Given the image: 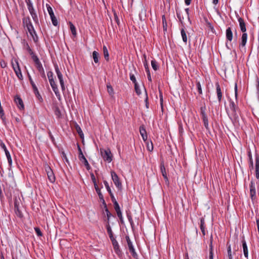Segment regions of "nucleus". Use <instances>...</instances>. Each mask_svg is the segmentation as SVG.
I'll return each mask as SVG.
<instances>
[{"label":"nucleus","mask_w":259,"mask_h":259,"mask_svg":"<svg viewBox=\"0 0 259 259\" xmlns=\"http://www.w3.org/2000/svg\"><path fill=\"white\" fill-rule=\"evenodd\" d=\"M229 106L230 110L227 112L228 114L232 121H236L238 118V115L236 112V106L233 101L230 100Z\"/></svg>","instance_id":"obj_1"},{"label":"nucleus","mask_w":259,"mask_h":259,"mask_svg":"<svg viewBox=\"0 0 259 259\" xmlns=\"http://www.w3.org/2000/svg\"><path fill=\"white\" fill-rule=\"evenodd\" d=\"M111 176L114 185L118 190L121 191L122 189V185L119 178L116 173L114 171H111Z\"/></svg>","instance_id":"obj_2"},{"label":"nucleus","mask_w":259,"mask_h":259,"mask_svg":"<svg viewBox=\"0 0 259 259\" xmlns=\"http://www.w3.org/2000/svg\"><path fill=\"white\" fill-rule=\"evenodd\" d=\"M101 155L104 160L107 161L108 162H111L112 160V155L109 149H100Z\"/></svg>","instance_id":"obj_3"},{"label":"nucleus","mask_w":259,"mask_h":259,"mask_svg":"<svg viewBox=\"0 0 259 259\" xmlns=\"http://www.w3.org/2000/svg\"><path fill=\"white\" fill-rule=\"evenodd\" d=\"M55 69L56 73L57 75V77L59 80V82H60V85L61 87V89L63 91H64L65 90V87L64 80L63 79V75H62L61 72H60V71L59 70V67L57 65H55Z\"/></svg>","instance_id":"obj_4"},{"label":"nucleus","mask_w":259,"mask_h":259,"mask_svg":"<svg viewBox=\"0 0 259 259\" xmlns=\"http://www.w3.org/2000/svg\"><path fill=\"white\" fill-rule=\"evenodd\" d=\"M79 156H78L79 159L80 160V161L81 162H82V163H83L84 164V165H85V166L86 167V168L88 170L90 169L91 166H90L88 160H87V159L83 155V154L79 147Z\"/></svg>","instance_id":"obj_5"},{"label":"nucleus","mask_w":259,"mask_h":259,"mask_svg":"<svg viewBox=\"0 0 259 259\" xmlns=\"http://www.w3.org/2000/svg\"><path fill=\"white\" fill-rule=\"evenodd\" d=\"M27 28L30 34L32 37L33 40L36 42L37 40V36L36 34L35 31L34 30L33 27L31 24H27Z\"/></svg>","instance_id":"obj_6"},{"label":"nucleus","mask_w":259,"mask_h":259,"mask_svg":"<svg viewBox=\"0 0 259 259\" xmlns=\"http://www.w3.org/2000/svg\"><path fill=\"white\" fill-rule=\"evenodd\" d=\"M46 171L47 172L48 179L51 183H54L55 181V177L52 170L49 166H47L46 168Z\"/></svg>","instance_id":"obj_7"},{"label":"nucleus","mask_w":259,"mask_h":259,"mask_svg":"<svg viewBox=\"0 0 259 259\" xmlns=\"http://www.w3.org/2000/svg\"><path fill=\"white\" fill-rule=\"evenodd\" d=\"M126 241H127V245H128V249H129L130 251L132 254V255L134 257H137V254L135 250L134 247V246L133 245L131 241L128 237H126Z\"/></svg>","instance_id":"obj_8"},{"label":"nucleus","mask_w":259,"mask_h":259,"mask_svg":"<svg viewBox=\"0 0 259 259\" xmlns=\"http://www.w3.org/2000/svg\"><path fill=\"white\" fill-rule=\"evenodd\" d=\"M49 82H50V85H51V87L52 88V89H53V91L54 92L55 95H56L57 98L59 99H60L61 98L60 94L59 93L57 85L56 84L54 80H51Z\"/></svg>","instance_id":"obj_9"},{"label":"nucleus","mask_w":259,"mask_h":259,"mask_svg":"<svg viewBox=\"0 0 259 259\" xmlns=\"http://www.w3.org/2000/svg\"><path fill=\"white\" fill-rule=\"evenodd\" d=\"M250 196L252 200L256 198V191L254 184L251 182L250 185Z\"/></svg>","instance_id":"obj_10"},{"label":"nucleus","mask_w":259,"mask_h":259,"mask_svg":"<svg viewBox=\"0 0 259 259\" xmlns=\"http://www.w3.org/2000/svg\"><path fill=\"white\" fill-rule=\"evenodd\" d=\"M247 39V34L246 32H243L241 38V43L240 44V48L245 47Z\"/></svg>","instance_id":"obj_11"},{"label":"nucleus","mask_w":259,"mask_h":259,"mask_svg":"<svg viewBox=\"0 0 259 259\" xmlns=\"http://www.w3.org/2000/svg\"><path fill=\"white\" fill-rule=\"evenodd\" d=\"M238 21L239 23V26L241 29V31L242 32H246V28L245 23L243 20V19L241 18H239L238 19Z\"/></svg>","instance_id":"obj_12"},{"label":"nucleus","mask_w":259,"mask_h":259,"mask_svg":"<svg viewBox=\"0 0 259 259\" xmlns=\"http://www.w3.org/2000/svg\"><path fill=\"white\" fill-rule=\"evenodd\" d=\"M227 39L229 41H232L233 39V32L230 27H228L226 31Z\"/></svg>","instance_id":"obj_13"},{"label":"nucleus","mask_w":259,"mask_h":259,"mask_svg":"<svg viewBox=\"0 0 259 259\" xmlns=\"http://www.w3.org/2000/svg\"><path fill=\"white\" fill-rule=\"evenodd\" d=\"M242 242L244 255L246 258H247L248 256V251L246 241L243 239Z\"/></svg>","instance_id":"obj_14"},{"label":"nucleus","mask_w":259,"mask_h":259,"mask_svg":"<svg viewBox=\"0 0 259 259\" xmlns=\"http://www.w3.org/2000/svg\"><path fill=\"white\" fill-rule=\"evenodd\" d=\"M160 170L162 174V176L165 179L166 182H168V178L166 175V172L165 170V168L163 163H161L160 164Z\"/></svg>","instance_id":"obj_15"},{"label":"nucleus","mask_w":259,"mask_h":259,"mask_svg":"<svg viewBox=\"0 0 259 259\" xmlns=\"http://www.w3.org/2000/svg\"><path fill=\"white\" fill-rule=\"evenodd\" d=\"M215 85H216V90H217L218 98L219 101L220 102L222 99V97L221 89V88H220V86L219 83H217Z\"/></svg>","instance_id":"obj_16"},{"label":"nucleus","mask_w":259,"mask_h":259,"mask_svg":"<svg viewBox=\"0 0 259 259\" xmlns=\"http://www.w3.org/2000/svg\"><path fill=\"white\" fill-rule=\"evenodd\" d=\"M15 102L17 104L20 109L24 108V105L22 99L19 97H16L15 99Z\"/></svg>","instance_id":"obj_17"},{"label":"nucleus","mask_w":259,"mask_h":259,"mask_svg":"<svg viewBox=\"0 0 259 259\" xmlns=\"http://www.w3.org/2000/svg\"><path fill=\"white\" fill-rule=\"evenodd\" d=\"M111 240L112 244L113 245L114 250H115L116 252L117 253H118V251L119 250V245H118L117 241L116 240V239L115 238L112 239Z\"/></svg>","instance_id":"obj_18"},{"label":"nucleus","mask_w":259,"mask_h":259,"mask_svg":"<svg viewBox=\"0 0 259 259\" xmlns=\"http://www.w3.org/2000/svg\"><path fill=\"white\" fill-rule=\"evenodd\" d=\"M259 160L258 157H256L255 163V175L257 179H259Z\"/></svg>","instance_id":"obj_19"},{"label":"nucleus","mask_w":259,"mask_h":259,"mask_svg":"<svg viewBox=\"0 0 259 259\" xmlns=\"http://www.w3.org/2000/svg\"><path fill=\"white\" fill-rule=\"evenodd\" d=\"M200 229L203 235H205V222L204 219L201 218L200 220Z\"/></svg>","instance_id":"obj_20"},{"label":"nucleus","mask_w":259,"mask_h":259,"mask_svg":"<svg viewBox=\"0 0 259 259\" xmlns=\"http://www.w3.org/2000/svg\"><path fill=\"white\" fill-rule=\"evenodd\" d=\"M106 228H107V232L109 235V237H110V239L112 240V239H114V238L113 237V233H112V231L111 230V228L110 226L109 223H108V224L106 225Z\"/></svg>","instance_id":"obj_21"},{"label":"nucleus","mask_w":259,"mask_h":259,"mask_svg":"<svg viewBox=\"0 0 259 259\" xmlns=\"http://www.w3.org/2000/svg\"><path fill=\"white\" fill-rule=\"evenodd\" d=\"M93 58L95 63H97L99 62V54L97 52L94 51L93 52Z\"/></svg>","instance_id":"obj_22"},{"label":"nucleus","mask_w":259,"mask_h":259,"mask_svg":"<svg viewBox=\"0 0 259 259\" xmlns=\"http://www.w3.org/2000/svg\"><path fill=\"white\" fill-rule=\"evenodd\" d=\"M181 33L183 41L186 44L187 42V37L186 32L184 29H181Z\"/></svg>","instance_id":"obj_23"},{"label":"nucleus","mask_w":259,"mask_h":259,"mask_svg":"<svg viewBox=\"0 0 259 259\" xmlns=\"http://www.w3.org/2000/svg\"><path fill=\"white\" fill-rule=\"evenodd\" d=\"M202 118H203V121L205 127L206 128H208V119H207L206 115L204 113H202Z\"/></svg>","instance_id":"obj_24"},{"label":"nucleus","mask_w":259,"mask_h":259,"mask_svg":"<svg viewBox=\"0 0 259 259\" xmlns=\"http://www.w3.org/2000/svg\"><path fill=\"white\" fill-rule=\"evenodd\" d=\"M103 53H104V58L106 60H109V53H108V49H107V47L105 46H103Z\"/></svg>","instance_id":"obj_25"},{"label":"nucleus","mask_w":259,"mask_h":259,"mask_svg":"<svg viewBox=\"0 0 259 259\" xmlns=\"http://www.w3.org/2000/svg\"><path fill=\"white\" fill-rule=\"evenodd\" d=\"M147 149L149 151H152L153 149V144L151 141H147L146 142Z\"/></svg>","instance_id":"obj_26"},{"label":"nucleus","mask_w":259,"mask_h":259,"mask_svg":"<svg viewBox=\"0 0 259 259\" xmlns=\"http://www.w3.org/2000/svg\"><path fill=\"white\" fill-rule=\"evenodd\" d=\"M15 72L19 79H22L23 78V76L20 68H16V69H15Z\"/></svg>","instance_id":"obj_27"},{"label":"nucleus","mask_w":259,"mask_h":259,"mask_svg":"<svg viewBox=\"0 0 259 259\" xmlns=\"http://www.w3.org/2000/svg\"><path fill=\"white\" fill-rule=\"evenodd\" d=\"M70 28L72 34L74 36H75L76 35V28L74 25L71 23H70Z\"/></svg>","instance_id":"obj_28"},{"label":"nucleus","mask_w":259,"mask_h":259,"mask_svg":"<svg viewBox=\"0 0 259 259\" xmlns=\"http://www.w3.org/2000/svg\"><path fill=\"white\" fill-rule=\"evenodd\" d=\"M35 66L40 73H42L43 75H45L44 70L41 63L35 64Z\"/></svg>","instance_id":"obj_29"},{"label":"nucleus","mask_w":259,"mask_h":259,"mask_svg":"<svg viewBox=\"0 0 259 259\" xmlns=\"http://www.w3.org/2000/svg\"><path fill=\"white\" fill-rule=\"evenodd\" d=\"M75 128L78 135L80 136V138H82L83 137V134L81 128L79 127L78 125L76 124L75 125Z\"/></svg>","instance_id":"obj_30"},{"label":"nucleus","mask_w":259,"mask_h":259,"mask_svg":"<svg viewBox=\"0 0 259 259\" xmlns=\"http://www.w3.org/2000/svg\"><path fill=\"white\" fill-rule=\"evenodd\" d=\"M151 66L153 69L155 71L157 70L159 68L158 64L155 60H153L151 61Z\"/></svg>","instance_id":"obj_31"},{"label":"nucleus","mask_w":259,"mask_h":259,"mask_svg":"<svg viewBox=\"0 0 259 259\" xmlns=\"http://www.w3.org/2000/svg\"><path fill=\"white\" fill-rule=\"evenodd\" d=\"M146 17V10L144 8H143L141 10L140 13L139 14V17L140 19Z\"/></svg>","instance_id":"obj_32"},{"label":"nucleus","mask_w":259,"mask_h":259,"mask_svg":"<svg viewBox=\"0 0 259 259\" xmlns=\"http://www.w3.org/2000/svg\"><path fill=\"white\" fill-rule=\"evenodd\" d=\"M94 186H95V188L96 189V191L97 193H98L100 198H103V195L101 194L100 189L99 188L97 184H95V185Z\"/></svg>","instance_id":"obj_33"},{"label":"nucleus","mask_w":259,"mask_h":259,"mask_svg":"<svg viewBox=\"0 0 259 259\" xmlns=\"http://www.w3.org/2000/svg\"><path fill=\"white\" fill-rule=\"evenodd\" d=\"M107 91H108V93L110 95H113L114 94V91H113V89L112 87H111V85L110 84H108L107 85Z\"/></svg>","instance_id":"obj_34"},{"label":"nucleus","mask_w":259,"mask_h":259,"mask_svg":"<svg viewBox=\"0 0 259 259\" xmlns=\"http://www.w3.org/2000/svg\"><path fill=\"white\" fill-rule=\"evenodd\" d=\"M113 203H114V209H115L116 212H117L121 211L120 209L119 205L116 200H115V201Z\"/></svg>","instance_id":"obj_35"},{"label":"nucleus","mask_w":259,"mask_h":259,"mask_svg":"<svg viewBox=\"0 0 259 259\" xmlns=\"http://www.w3.org/2000/svg\"><path fill=\"white\" fill-rule=\"evenodd\" d=\"M227 251H228V256L229 259H233L232 253L231 251V248L230 245L228 246Z\"/></svg>","instance_id":"obj_36"},{"label":"nucleus","mask_w":259,"mask_h":259,"mask_svg":"<svg viewBox=\"0 0 259 259\" xmlns=\"http://www.w3.org/2000/svg\"><path fill=\"white\" fill-rule=\"evenodd\" d=\"M50 17L51 18L53 24L54 26H57L58 25V21L56 18L55 17V15L50 16Z\"/></svg>","instance_id":"obj_37"},{"label":"nucleus","mask_w":259,"mask_h":259,"mask_svg":"<svg viewBox=\"0 0 259 259\" xmlns=\"http://www.w3.org/2000/svg\"><path fill=\"white\" fill-rule=\"evenodd\" d=\"M140 133L141 136H145L147 134V132L143 126H141L140 128Z\"/></svg>","instance_id":"obj_38"},{"label":"nucleus","mask_w":259,"mask_h":259,"mask_svg":"<svg viewBox=\"0 0 259 259\" xmlns=\"http://www.w3.org/2000/svg\"><path fill=\"white\" fill-rule=\"evenodd\" d=\"M1 147H2V149L4 150L6 156H7L9 155H10L9 152L8 151V149L6 148V146H5V145L4 143L1 144Z\"/></svg>","instance_id":"obj_39"},{"label":"nucleus","mask_w":259,"mask_h":259,"mask_svg":"<svg viewBox=\"0 0 259 259\" xmlns=\"http://www.w3.org/2000/svg\"><path fill=\"white\" fill-rule=\"evenodd\" d=\"M105 186L109 194H111V190L109 186L108 182L106 181H104Z\"/></svg>","instance_id":"obj_40"},{"label":"nucleus","mask_w":259,"mask_h":259,"mask_svg":"<svg viewBox=\"0 0 259 259\" xmlns=\"http://www.w3.org/2000/svg\"><path fill=\"white\" fill-rule=\"evenodd\" d=\"M47 76L49 81L54 80L53 78V73L52 71H49L47 73Z\"/></svg>","instance_id":"obj_41"},{"label":"nucleus","mask_w":259,"mask_h":259,"mask_svg":"<svg viewBox=\"0 0 259 259\" xmlns=\"http://www.w3.org/2000/svg\"><path fill=\"white\" fill-rule=\"evenodd\" d=\"M32 58L33 61L34 62L35 64H37L40 63V62L39 61L38 58H37V57L36 56L33 55L32 56Z\"/></svg>","instance_id":"obj_42"},{"label":"nucleus","mask_w":259,"mask_h":259,"mask_svg":"<svg viewBox=\"0 0 259 259\" xmlns=\"http://www.w3.org/2000/svg\"><path fill=\"white\" fill-rule=\"evenodd\" d=\"M32 58L33 61L34 62L35 64H37L40 63V62L39 61L38 58H37V57L36 56L33 55L32 56Z\"/></svg>","instance_id":"obj_43"},{"label":"nucleus","mask_w":259,"mask_h":259,"mask_svg":"<svg viewBox=\"0 0 259 259\" xmlns=\"http://www.w3.org/2000/svg\"><path fill=\"white\" fill-rule=\"evenodd\" d=\"M130 76L131 80L134 83L135 85L138 84L136 77L133 74L130 73Z\"/></svg>","instance_id":"obj_44"},{"label":"nucleus","mask_w":259,"mask_h":259,"mask_svg":"<svg viewBox=\"0 0 259 259\" xmlns=\"http://www.w3.org/2000/svg\"><path fill=\"white\" fill-rule=\"evenodd\" d=\"M135 91H136V93L138 95H140L141 94V91H140V87H139L138 84H136L135 85Z\"/></svg>","instance_id":"obj_45"},{"label":"nucleus","mask_w":259,"mask_h":259,"mask_svg":"<svg viewBox=\"0 0 259 259\" xmlns=\"http://www.w3.org/2000/svg\"><path fill=\"white\" fill-rule=\"evenodd\" d=\"M30 80L31 84L32 86V88H33L34 92H36L37 94H38V90H37L36 85L34 84V83L33 82V81H32V80L31 79H30Z\"/></svg>","instance_id":"obj_46"},{"label":"nucleus","mask_w":259,"mask_h":259,"mask_svg":"<svg viewBox=\"0 0 259 259\" xmlns=\"http://www.w3.org/2000/svg\"><path fill=\"white\" fill-rule=\"evenodd\" d=\"M144 58L146 59V56H144ZM144 67L145 68V70H146V72H149V71H150V70H149V67H148V63L146 62V60H145V62L144 63Z\"/></svg>","instance_id":"obj_47"},{"label":"nucleus","mask_w":259,"mask_h":259,"mask_svg":"<svg viewBox=\"0 0 259 259\" xmlns=\"http://www.w3.org/2000/svg\"><path fill=\"white\" fill-rule=\"evenodd\" d=\"M47 9H48V13H49V14L50 16H53V15H54L53 11V9H52V8L50 6H49L47 8Z\"/></svg>","instance_id":"obj_48"},{"label":"nucleus","mask_w":259,"mask_h":259,"mask_svg":"<svg viewBox=\"0 0 259 259\" xmlns=\"http://www.w3.org/2000/svg\"><path fill=\"white\" fill-rule=\"evenodd\" d=\"M127 219H128L131 226H132L134 225V222H133L132 216L130 214H127Z\"/></svg>","instance_id":"obj_49"},{"label":"nucleus","mask_w":259,"mask_h":259,"mask_svg":"<svg viewBox=\"0 0 259 259\" xmlns=\"http://www.w3.org/2000/svg\"><path fill=\"white\" fill-rule=\"evenodd\" d=\"M12 66L14 71H15V69H16V68H20L17 61H16L15 64L12 63Z\"/></svg>","instance_id":"obj_50"},{"label":"nucleus","mask_w":259,"mask_h":259,"mask_svg":"<svg viewBox=\"0 0 259 259\" xmlns=\"http://www.w3.org/2000/svg\"><path fill=\"white\" fill-rule=\"evenodd\" d=\"M234 91H235V99H236V100H237V83H235V84Z\"/></svg>","instance_id":"obj_51"},{"label":"nucleus","mask_w":259,"mask_h":259,"mask_svg":"<svg viewBox=\"0 0 259 259\" xmlns=\"http://www.w3.org/2000/svg\"><path fill=\"white\" fill-rule=\"evenodd\" d=\"M35 231L37 235L39 236H41L42 235V233L40 230V229L38 228H35Z\"/></svg>","instance_id":"obj_52"},{"label":"nucleus","mask_w":259,"mask_h":259,"mask_svg":"<svg viewBox=\"0 0 259 259\" xmlns=\"http://www.w3.org/2000/svg\"><path fill=\"white\" fill-rule=\"evenodd\" d=\"M210 251H209V259H213V253H212V245H211L210 246Z\"/></svg>","instance_id":"obj_53"},{"label":"nucleus","mask_w":259,"mask_h":259,"mask_svg":"<svg viewBox=\"0 0 259 259\" xmlns=\"http://www.w3.org/2000/svg\"><path fill=\"white\" fill-rule=\"evenodd\" d=\"M144 90H145V96H146V98H145V102L146 103V106L147 108H148V96H147L146 90L145 89H144Z\"/></svg>","instance_id":"obj_54"},{"label":"nucleus","mask_w":259,"mask_h":259,"mask_svg":"<svg viewBox=\"0 0 259 259\" xmlns=\"http://www.w3.org/2000/svg\"><path fill=\"white\" fill-rule=\"evenodd\" d=\"M105 211L106 212L108 221H109L110 218L112 217V214L107 209H106Z\"/></svg>","instance_id":"obj_55"},{"label":"nucleus","mask_w":259,"mask_h":259,"mask_svg":"<svg viewBox=\"0 0 259 259\" xmlns=\"http://www.w3.org/2000/svg\"><path fill=\"white\" fill-rule=\"evenodd\" d=\"M7 159H8V161L9 165H11L12 163V160L11 155H8L7 156Z\"/></svg>","instance_id":"obj_56"},{"label":"nucleus","mask_w":259,"mask_h":259,"mask_svg":"<svg viewBox=\"0 0 259 259\" xmlns=\"http://www.w3.org/2000/svg\"><path fill=\"white\" fill-rule=\"evenodd\" d=\"M197 89H198V90L199 91V93L200 94H201L202 93V89H201L200 82H197Z\"/></svg>","instance_id":"obj_57"},{"label":"nucleus","mask_w":259,"mask_h":259,"mask_svg":"<svg viewBox=\"0 0 259 259\" xmlns=\"http://www.w3.org/2000/svg\"><path fill=\"white\" fill-rule=\"evenodd\" d=\"M91 178H92V181H93V182L94 183V186H95V184H97L96 183V181L95 177V176L93 174H92L91 175Z\"/></svg>","instance_id":"obj_58"},{"label":"nucleus","mask_w":259,"mask_h":259,"mask_svg":"<svg viewBox=\"0 0 259 259\" xmlns=\"http://www.w3.org/2000/svg\"><path fill=\"white\" fill-rule=\"evenodd\" d=\"M147 73L148 80L150 81H152V78H151V75H150V71H149V72H147Z\"/></svg>","instance_id":"obj_59"},{"label":"nucleus","mask_w":259,"mask_h":259,"mask_svg":"<svg viewBox=\"0 0 259 259\" xmlns=\"http://www.w3.org/2000/svg\"><path fill=\"white\" fill-rule=\"evenodd\" d=\"M117 213V216L119 218V219H122V212L121 211H119V212H116Z\"/></svg>","instance_id":"obj_60"},{"label":"nucleus","mask_w":259,"mask_h":259,"mask_svg":"<svg viewBox=\"0 0 259 259\" xmlns=\"http://www.w3.org/2000/svg\"><path fill=\"white\" fill-rule=\"evenodd\" d=\"M0 115H1V118H3V116L4 115V112L2 109V107H0Z\"/></svg>","instance_id":"obj_61"},{"label":"nucleus","mask_w":259,"mask_h":259,"mask_svg":"<svg viewBox=\"0 0 259 259\" xmlns=\"http://www.w3.org/2000/svg\"><path fill=\"white\" fill-rule=\"evenodd\" d=\"M144 141L146 143L147 141H148L147 140V135L146 134L145 136H142Z\"/></svg>","instance_id":"obj_62"},{"label":"nucleus","mask_w":259,"mask_h":259,"mask_svg":"<svg viewBox=\"0 0 259 259\" xmlns=\"http://www.w3.org/2000/svg\"><path fill=\"white\" fill-rule=\"evenodd\" d=\"M191 0H185V3L186 5L188 6L190 4Z\"/></svg>","instance_id":"obj_63"},{"label":"nucleus","mask_w":259,"mask_h":259,"mask_svg":"<svg viewBox=\"0 0 259 259\" xmlns=\"http://www.w3.org/2000/svg\"><path fill=\"white\" fill-rule=\"evenodd\" d=\"M110 194V196H111V197L112 198V200L113 202H114L115 201V200H115V198L114 197V195H113V193L111 192V194Z\"/></svg>","instance_id":"obj_64"}]
</instances>
